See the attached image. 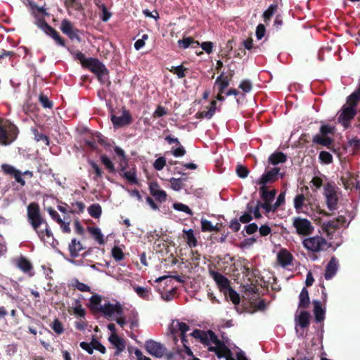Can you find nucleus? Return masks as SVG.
Returning <instances> with one entry per match:
<instances>
[{
  "mask_svg": "<svg viewBox=\"0 0 360 360\" xmlns=\"http://www.w3.org/2000/svg\"><path fill=\"white\" fill-rule=\"evenodd\" d=\"M65 4L67 7H71L77 11H82L84 10L82 3L77 0H66Z\"/></svg>",
  "mask_w": 360,
  "mask_h": 360,
  "instance_id": "nucleus-47",
  "label": "nucleus"
},
{
  "mask_svg": "<svg viewBox=\"0 0 360 360\" xmlns=\"http://www.w3.org/2000/svg\"><path fill=\"white\" fill-rule=\"evenodd\" d=\"M295 320L297 325L302 328H307L310 323V314L307 311H301L300 314L295 316Z\"/></svg>",
  "mask_w": 360,
  "mask_h": 360,
  "instance_id": "nucleus-25",
  "label": "nucleus"
},
{
  "mask_svg": "<svg viewBox=\"0 0 360 360\" xmlns=\"http://www.w3.org/2000/svg\"><path fill=\"white\" fill-rule=\"evenodd\" d=\"M201 231L202 232L214 231V225L212 222L206 219H201Z\"/></svg>",
  "mask_w": 360,
  "mask_h": 360,
  "instance_id": "nucleus-52",
  "label": "nucleus"
},
{
  "mask_svg": "<svg viewBox=\"0 0 360 360\" xmlns=\"http://www.w3.org/2000/svg\"><path fill=\"white\" fill-rule=\"evenodd\" d=\"M341 180L346 189L352 190L353 188H358V181L354 176L352 175H349V176L347 178L342 177Z\"/></svg>",
  "mask_w": 360,
  "mask_h": 360,
  "instance_id": "nucleus-34",
  "label": "nucleus"
},
{
  "mask_svg": "<svg viewBox=\"0 0 360 360\" xmlns=\"http://www.w3.org/2000/svg\"><path fill=\"white\" fill-rule=\"evenodd\" d=\"M333 127L330 125H322L320 128L321 134L315 135L313 138V142L323 146H329L332 143L333 139L327 137V135L333 134Z\"/></svg>",
  "mask_w": 360,
  "mask_h": 360,
  "instance_id": "nucleus-7",
  "label": "nucleus"
},
{
  "mask_svg": "<svg viewBox=\"0 0 360 360\" xmlns=\"http://www.w3.org/2000/svg\"><path fill=\"white\" fill-rule=\"evenodd\" d=\"M101 302V297L99 295H94L90 298V308L92 310L98 311Z\"/></svg>",
  "mask_w": 360,
  "mask_h": 360,
  "instance_id": "nucleus-44",
  "label": "nucleus"
},
{
  "mask_svg": "<svg viewBox=\"0 0 360 360\" xmlns=\"http://www.w3.org/2000/svg\"><path fill=\"white\" fill-rule=\"evenodd\" d=\"M340 226L335 219L329 221L323 224V229L329 233L331 230L334 231L338 229Z\"/></svg>",
  "mask_w": 360,
  "mask_h": 360,
  "instance_id": "nucleus-56",
  "label": "nucleus"
},
{
  "mask_svg": "<svg viewBox=\"0 0 360 360\" xmlns=\"http://www.w3.org/2000/svg\"><path fill=\"white\" fill-rule=\"evenodd\" d=\"M31 132L34 136V139L37 142L42 141L45 143L46 146H49V137L43 133L39 132L36 127H32L31 129Z\"/></svg>",
  "mask_w": 360,
  "mask_h": 360,
  "instance_id": "nucleus-35",
  "label": "nucleus"
},
{
  "mask_svg": "<svg viewBox=\"0 0 360 360\" xmlns=\"http://www.w3.org/2000/svg\"><path fill=\"white\" fill-rule=\"evenodd\" d=\"M193 44L199 45V42L195 41L192 37H184L178 41V45L181 49H187Z\"/></svg>",
  "mask_w": 360,
  "mask_h": 360,
  "instance_id": "nucleus-40",
  "label": "nucleus"
},
{
  "mask_svg": "<svg viewBox=\"0 0 360 360\" xmlns=\"http://www.w3.org/2000/svg\"><path fill=\"white\" fill-rule=\"evenodd\" d=\"M39 28L50 37H52L57 32L53 27L49 25L46 21L43 23L41 27H39Z\"/></svg>",
  "mask_w": 360,
  "mask_h": 360,
  "instance_id": "nucleus-58",
  "label": "nucleus"
},
{
  "mask_svg": "<svg viewBox=\"0 0 360 360\" xmlns=\"http://www.w3.org/2000/svg\"><path fill=\"white\" fill-rule=\"evenodd\" d=\"M15 264L16 266L23 273L29 274L30 276L32 275L31 271L33 269V266L30 261L28 260L25 257L20 255L19 257L15 259Z\"/></svg>",
  "mask_w": 360,
  "mask_h": 360,
  "instance_id": "nucleus-19",
  "label": "nucleus"
},
{
  "mask_svg": "<svg viewBox=\"0 0 360 360\" xmlns=\"http://www.w3.org/2000/svg\"><path fill=\"white\" fill-rule=\"evenodd\" d=\"M70 256L73 258L77 257L79 256V252L84 249L80 241L77 240L75 238H73L71 243L69 244L68 247Z\"/></svg>",
  "mask_w": 360,
  "mask_h": 360,
  "instance_id": "nucleus-28",
  "label": "nucleus"
},
{
  "mask_svg": "<svg viewBox=\"0 0 360 360\" xmlns=\"http://www.w3.org/2000/svg\"><path fill=\"white\" fill-rule=\"evenodd\" d=\"M208 351L214 352L219 359L231 356V352L230 349L226 346V349L218 348V347H208Z\"/></svg>",
  "mask_w": 360,
  "mask_h": 360,
  "instance_id": "nucleus-36",
  "label": "nucleus"
},
{
  "mask_svg": "<svg viewBox=\"0 0 360 360\" xmlns=\"http://www.w3.org/2000/svg\"><path fill=\"white\" fill-rule=\"evenodd\" d=\"M50 326L58 335H60L64 332L63 326L58 319H55Z\"/></svg>",
  "mask_w": 360,
  "mask_h": 360,
  "instance_id": "nucleus-46",
  "label": "nucleus"
},
{
  "mask_svg": "<svg viewBox=\"0 0 360 360\" xmlns=\"http://www.w3.org/2000/svg\"><path fill=\"white\" fill-rule=\"evenodd\" d=\"M173 207L176 210H178V211H181V212H184L186 214H188L190 215H193V212L192 210L189 208L188 206L183 204V203H174L173 205Z\"/></svg>",
  "mask_w": 360,
  "mask_h": 360,
  "instance_id": "nucleus-60",
  "label": "nucleus"
},
{
  "mask_svg": "<svg viewBox=\"0 0 360 360\" xmlns=\"http://www.w3.org/2000/svg\"><path fill=\"white\" fill-rule=\"evenodd\" d=\"M305 200V197L303 194H299L296 195L294 200V207L298 210H301L303 207L304 202Z\"/></svg>",
  "mask_w": 360,
  "mask_h": 360,
  "instance_id": "nucleus-59",
  "label": "nucleus"
},
{
  "mask_svg": "<svg viewBox=\"0 0 360 360\" xmlns=\"http://www.w3.org/2000/svg\"><path fill=\"white\" fill-rule=\"evenodd\" d=\"M61 32L67 35L70 40H77L79 43L82 41L79 37V30L75 27L73 23L68 19H63L60 26Z\"/></svg>",
  "mask_w": 360,
  "mask_h": 360,
  "instance_id": "nucleus-6",
  "label": "nucleus"
},
{
  "mask_svg": "<svg viewBox=\"0 0 360 360\" xmlns=\"http://www.w3.org/2000/svg\"><path fill=\"white\" fill-rule=\"evenodd\" d=\"M1 167L4 174L13 176L15 181L20 184L22 187L25 186V181L22 177V174L20 170L8 164H3Z\"/></svg>",
  "mask_w": 360,
  "mask_h": 360,
  "instance_id": "nucleus-14",
  "label": "nucleus"
},
{
  "mask_svg": "<svg viewBox=\"0 0 360 360\" xmlns=\"http://www.w3.org/2000/svg\"><path fill=\"white\" fill-rule=\"evenodd\" d=\"M120 174L125 178L130 184H137L138 179L136 176V170L135 167L131 168L129 171H126L123 173H120Z\"/></svg>",
  "mask_w": 360,
  "mask_h": 360,
  "instance_id": "nucleus-32",
  "label": "nucleus"
},
{
  "mask_svg": "<svg viewBox=\"0 0 360 360\" xmlns=\"http://www.w3.org/2000/svg\"><path fill=\"white\" fill-rule=\"evenodd\" d=\"M108 340L116 348L115 355H119L120 352L125 349L124 340L117 334H111L108 338Z\"/></svg>",
  "mask_w": 360,
  "mask_h": 360,
  "instance_id": "nucleus-22",
  "label": "nucleus"
},
{
  "mask_svg": "<svg viewBox=\"0 0 360 360\" xmlns=\"http://www.w3.org/2000/svg\"><path fill=\"white\" fill-rule=\"evenodd\" d=\"M18 134V129L16 126L0 119V145H10L17 139Z\"/></svg>",
  "mask_w": 360,
  "mask_h": 360,
  "instance_id": "nucleus-2",
  "label": "nucleus"
},
{
  "mask_svg": "<svg viewBox=\"0 0 360 360\" xmlns=\"http://www.w3.org/2000/svg\"><path fill=\"white\" fill-rule=\"evenodd\" d=\"M356 114V108H352L349 105H344L342 108V112L338 117V120L340 122H342L345 127H347L350 120L355 117Z\"/></svg>",
  "mask_w": 360,
  "mask_h": 360,
  "instance_id": "nucleus-17",
  "label": "nucleus"
},
{
  "mask_svg": "<svg viewBox=\"0 0 360 360\" xmlns=\"http://www.w3.org/2000/svg\"><path fill=\"white\" fill-rule=\"evenodd\" d=\"M167 114H168L167 109L165 107L159 105H158L155 110L154 111V112L153 114V117L158 118V117H160L164 115H166Z\"/></svg>",
  "mask_w": 360,
  "mask_h": 360,
  "instance_id": "nucleus-57",
  "label": "nucleus"
},
{
  "mask_svg": "<svg viewBox=\"0 0 360 360\" xmlns=\"http://www.w3.org/2000/svg\"><path fill=\"white\" fill-rule=\"evenodd\" d=\"M312 304L314 305V314L316 322L320 323L323 321L326 311L322 307L321 302L319 300H314Z\"/></svg>",
  "mask_w": 360,
  "mask_h": 360,
  "instance_id": "nucleus-23",
  "label": "nucleus"
},
{
  "mask_svg": "<svg viewBox=\"0 0 360 360\" xmlns=\"http://www.w3.org/2000/svg\"><path fill=\"white\" fill-rule=\"evenodd\" d=\"M279 167H274L266 171L259 179L255 181L257 184L266 186L268 184H272L283 177V174L280 172Z\"/></svg>",
  "mask_w": 360,
  "mask_h": 360,
  "instance_id": "nucleus-5",
  "label": "nucleus"
},
{
  "mask_svg": "<svg viewBox=\"0 0 360 360\" xmlns=\"http://www.w3.org/2000/svg\"><path fill=\"white\" fill-rule=\"evenodd\" d=\"M149 191L151 195L160 202H164L167 200V193L164 190L160 189L159 184L154 181L151 182L149 185Z\"/></svg>",
  "mask_w": 360,
  "mask_h": 360,
  "instance_id": "nucleus-18",
  "label": "nucleus"
},
{
  "mask_svg": "<svg viewBox=\"0 0 360 360\" xmlns=\"http://www.w3.org/2000/svg\"><path fill=\"white\" fill-rule=\"evenodd\" d=\"M231 80L224 77V72H222L217 78L215 84L219 85V93H224V90L229 86Z\"/></svg>",
  "mask_w": 360,
  "mask_h": 360,
  "instance_id": "nucleus-31",
  "label": "nucleus"
},
{
  "mask_svg": "<svg viewBox=\"0 0 360 360\" xmlns=\"http://www.w3.org/2000/svg\"><path fill=\"white\" fill-rule=\"evenodd\" d=\"M70 285L72 287L77 289L81 292H90L91 290V288L89 285L79 281V280L77 278L72 280Z\"/></svg>",
  "mask_w": 360,
  "mask_h": 360,
  "instance_id": "nucleus-41",
  "label": "nucleus"
},
{
  "mask_svg": "<svg viewBox=\"0 0 360 360\" xmlns=\"http://www.w3.org/2000/svg\"><path fill=\"white\" fill-rule=\"evenodd\" d=\"M226 292H228L229 299L234 304H238L240 303V296L235 290L230 287L228 290H226Z\"/></svg>",
  "mask_w": 360,
  "mask_h": 360,
  "instance_id": "nucleus-49",
  "label": "nucleus"
},
{
  "mask_svg": "<svg viewBox=\"0 0 360 360\" xmlns=\"http://www.w3.org/2000/svg\"><path fill=\"white\" fill-rule=\"evenodd\" d=\"M287 161V156L283 152H275L268 158V162L272 165H277L279 163H284Z\"/></svg>",
  "mask_w": 360,
  "mask_h": 360,
  "instance_id": "nucleus-26",
  "label": "nucleus"
},
{
  "mask_svg": "<svg viewBox=\"0 0 360 360\" xmlns=\"http://www.w3.org/2000/svg\"><path fill=\"white\" fill-rule=\"evenodd\" d=\"M217 336L216 334L211 330H209L205 332V338L203 341V345L209 346L211 342H214L217 339Z\"/></svg>",
  "mask_w": 360,
  "mask_h": 360,
  "instance_id": "nucleus-51",
  "label": "nucleus"
},
{
  "mask_svg": "<svg viewBox=\"0 0 360 360\" xmlns=\"http://www.w3.org/2000/svg\"><path fill=\"white\" fill-rule=\"evenodd\" d=\"M27 217L28 222L41 240H44L45 236L48 238L53 237L46 220L41 213L40 207L37 202H33L28 205L27 207Z\"/></svg>",
  "mask_w": 360,
  "mask_h": 360,
  "instance_id": "nucleus-1",
  "label": "nucleus"
},
{
  "mask_svg": "<svg viewBox=\"0 0 360 360\" xmlns=\"http://www.w3.org/2000/svg\"><path fill=\"white\" fill-rule=\"evenodd\" d=\"M236 172L237 175L242 179L246 178L250 172L249 169L242 165H238L236 166Z\"/></svg>",
  "mask_w": 360,
  "mask_h": 360,
  "instance_id": "nucleus-53",
  "label": "nucleus"
},
{
  "mask_svg": "<svg viewBox=\"0 0 360 360\" xmlns=\"http://www.w3.org/2000/svg\"><path fill=\"white\" fill-rule=\"evenodd\" d=\"M183 232L185 234L188 245L191 248L196 247L198 240L194 236L193 230L191 229L188 230L184 229Z\"/></svg>",
  "mask_w": 360,
  "mask_h": 360,
  "instance_id": "nucleus-33",
  "label": "nucleus"
},
{
  "mask_svg": "<svg viewBox=\"0 0 360 360\" xmlns=\"http://www.w3.org/2000/svg\"><path fill=\"white\" fill-rule=\"evenodd\" d=\"M166 165V159L165 157H160L155 160L153 163L154 168L158 170H162Z\"/></svg>",
  "mask_w": 360,
  "mask_h": 360,
  "instance_id": "nucleus-63",
  "label": "nucleus"
},
{
  "mask_svg": "<svg viewBox=\"0 0 360 360\" xmlns=\"http://www.w3.org/2000/svg\"><path fill=\"white\" fill-rule=\"evenodd\" d=\"M190 330L189 326L184 322H179L177 321L176 326L174 327L172 333L174 335H176L177 332H179V336L186 335V332ZM174 341H177L176 336H174Z\"/></svg>",
  "mask_w": 360,
  "mask_h": 360,
  "instance_id": "nucleus-30",
  "label": "nucleus"
},
{
  "mask_svg": "<svg viewBox=\"0 0 360 360\" xmlns=\"http://www.w3.org/2000/svg\"><path fill=\"white\" fill-rule=\"evenodd\" d=\"M292 225L297 234L300 236L311 235L314 230V227L309 219L300 217L293 219Z\"/></svg>",
  "mask_w": 360,
  "mask_h": 360,
  "instance_id": "nucleus-4",
  "label": "nucleus"
},
{
  "mask_svg": "<svg viewBox=\"0 0 360 360\" xmlns=\"http://www.w3.org/2000/svg\"><path fill=\"white\" fill-rule=\"evenodd\" d=\"M324 195L326 199V205L330 211L337 209L338 198L334 187L330 184H327L324 187Z\"/></svg>",
  "mask_w": 360,
  "mask_h": 360,
  "instance_id": "nucleus-10",
  "label": "nucleus"
},
{
  "mask_svg": "<svg viewBox=\"0 0 360 360\" xmlns=\"http://www.w3.org/2000/svg\"><path fill=\"white\" fill-rule=\"evenodd\" d=\"M216 110H217V101H212L208 110H202V111L198 112L195 114V117L198 119L206 118V119L210 120L214 116Z\"/></svg>",
  "mask_w": 360,
  "mask_h": 360,
  "instance_id": "nucleus-24",
  "label": "nucleus"
},
{
  "mask_svg": "<svg viewBox=\"0 0 360 360\" xmlns=\"http://www.w3.org/2000/svg\"><path fill=\"white\" fill-rule=\"evenodd\" d=\"M145 349L150 355L160 358L165 355L167 348L161 343L153 340L146 341Z\"/></svg>",
  "mask_w": 360,
  "mask_h": 360,
  "instance_id": "nucleus-9",
  "label": "nucleus"
},
{
  "mask_svg": "<svg viewBox=\"0 0 360 360\" xmlns=\"http://www.w3.org/2000/svg\"><path fill=\"white\" fill-rule=\"evenodd\" d=\"M89 232L92 235L94 238L100 244L103 245L105 243L103 235L102 234L99 228L97 227H88Z\"/></svg>",
  "mask_w": 360,
  "mask_h": 360,
  "instance_id": "nucleus-37",
  "label": "nucleus"
},
{
  "mask_svg": "<svg viewBox=\"0 0 360 360\" xmlns=\"http://www.w3.org/2000/svg\"><path fill=\"white\" fill-rule=\"evenodd\" d=\"M88 212L91 217L98 219L101 216L102 208L98 203H94L89 207Z\"/></svg>",
  "mask_w": 360,
  "mask_h": 360,
  "instance_id": "nucleus-38",
  "label": "nucleus"
},
{
  "mask_svg": "<svg viewBox=\"0 0 360 360\" xmlns=\"http://www.w3.org/2000/svg\"><path fill=\"white\" fill-rule=\"evenodd\" d=\"M98 311L103 313L109 319L112 318L114 314H116L117 316H122L123 314V308L119 302L115 304L108 302L103 306H100Z\"/></svg>",
  "mask_w": 360,
  "mask_h": 360,
  "instance_id": "nucleus-12",
  "label": "nucleus"
},
{
  "mask_svg": "<svg viewBox=\"0 0 360 360\" xmlns=\"http://www.w3.org/2000/svg\"><path fill=\"white\" fill-rule=\"evenodd\" d=\"M91 345L94 349L99 351L102 354H105L106 352L105 347L94 336L91 341Z\"/></svg>",
  "mask_w": 360,
  "mask_h": 360,
  "instance_id": "nucleus-55",
  "label": "nucleus"
},
{
  "mask_svg": "<svg viewBox=\"0 0 360 360\" xmlns=\"http://www.w3.org/2000/svg\"><path fill=\"white\" fill-rule=\"evenodd\" d=\"M338 269V261L336 257H333L326 266V271L324 274L325 279H331L336 274Z\"/></svg>",
  "mask_w": 360,
  "mask_h": 360,
  "instance_id": "nucleus-20",
  "label": "nucleus"
},
{
  "mask_svg": "<svg viewBox=\"0 0 360 360\" xmlns=\"http://www.w3.org/2000/svg\"><path fill=\"white\" fill-rule=\"evenodd\" d=\"M310 304V299L309 292L306 288H303L299 295V308L306 309L309 307Z\"/></svg>",
  "mask_w": 360,
  "mask_h": 360,
  "instance_id": "nucleus-29",
  "label": "nucleus"
},
{
  "mask_svg": "<svg viewBox=\"0 0 360 360\" xmlns=\"http://www.w3.org/2000/svg\"><path fill=\"white\" fill-rule=\"evenodd\" d=\"M169 70L173 74L176 75L179 78H183L186 76L185 72L188 70V68L184 67L183 65H180L172 66Z\"/></svg>",
  "mask_w": 360,
  "mask_h": 360,
  "instance_id": "nucleus-42",
  "label": "nucleus"
},
{
  "mask_svg": "<svg viewBox=\"0 0 360 360\" xmlns=\"http://www.w3.org/2000/svg\"><path fill=\"white\" fill-rule=\"evenodd\" d=\"M278 8V5L276 4H273L269 6V7L263 13V18L264 21L267 24L271 17L274 15L275 12L276 11Z\"/></svg>",
  "mask_w": 360,
  "mask_h": 360,
  "instance_id": "nucleus-39",
  "label": "nucleus"
},
{
  "mask_svg": "<svg viewBox=\"0 0 360 360\" xmlns=\"http://www.w3.org/2000/svg\"><path fill=\"white\" fill-rule=\"evenodd\" d=\"M72 209L69 211L70 213H82L85 209V205L82 202H76L71 203Z\"/></svg>",
  "mask_w": 360,
  "mask_h": 360,
  "instance_id": "nucleus-48",
  "label": "nucleus"
},
{
  "mask_svg": "<svg viewBox=\"0 0 360 360\" xmlns=\"http://www.w3.org/2000/svg\"><path fill=\"white\" fill-rule=\"evenodd\" d=\"M101 161L105 165V168L108 169L109 172L115 173V168L111 160L106 155H101Z\"/></svg>",
  "mask_w": 360,
  "mask_h": 360,
  "instance_id": "nucleus-43",
  "label": "nucleus"
},
{
  "mask_svg": "<svg viewBox=\"0 0 360 360\" xmlns=\"http://www.w3.org/2000/svg\"><path fill=\"white\" fill-rule=\"evenodd\" d=\"M239 88L245 93H249L252 89V84L250 80L244 79L240 83Z\"/></svg>",
  "mask_w": 360,
  "mask_h": 360,
  "instance_id": "nucleus-61",
  "label": "nucleus"
},
{
  "mask_svg": "<svg viewBox=\"0 0 360 360\" xmlns=\"http://www.w3.org/2000/svg\"><path fill=\"white\" fill-rule=\"evenodd\" d=\"M110 120L114 127L117 129L128 126L133 122L132 116L125 108H123L122 115L121 116L112 115Z\"/></svg>",
  "mask_w": 360,
  "mask_h": 360,
  "instance_id": "nucleus-11",
  "label": "nucleus"
},
{
  "mask_svg": "<svg viewBox=\"0 0 360 360\" xmlns=\"http://www.w3.org/2000/svg\"><path fill=\"white\" fill-rule=\"evenodd\" d=\"M277 259L278 263L283 267L290 265L293 259L292 255L286 249H281L278 255Z\"/></svg>",
  "mask_w": 360,
  "mask_h": 360,
  "instance_id": "nucleus-21",
  "label": "nucleus"
},
{
  "mask_svg": "<svg viewBox=\"0 0 360 360\" xmlns=\"http://www.w3.org/2000/svg\"><path fill=\"white\" fill-rule=\"evenodd\" d=\"M31 9V13L34 18V24L39 27L46 22L45 17H49V13L46 11L44 6H38L36 3L30 1L29 4Z\"/></svg>",
  "mask_w": 360,
  "mask_h": 360,
  "instance_id": "nucleus-8",
  "label": "nucleus"
},
{
  "mask_svg": "<svg viewBox=\"0 0 360 360\" xmlns=\"http://www.w3.org/2000/svg\"><path fill=\"white\" fill-rule=\"evenodd\" d=\"M171 188L174 191H180L183 188V184L181 179L172 178L170 179Z\"/></svg>",
  "mask_w": 360,
  "mask_h": 360,
  "instance_id": "nucleus-62",
  "label": "nucleus"
},
{
  "mask_svg": "<svg viewBox=\"0 0 360 360\" xmlns=\"http://www.w3.org/2000/svg\"><path fill=\"white\" fill-rule=\"evenodd\" d=\"M84 68L89 69L95 75L108 72V70L105 66L98 59L94 58H88L87 63Z\"/></svg>",
  "mask_w": 360,
  "mask_h": 360,
  "instance_id": "nucleus-15",
  "label": "nucleus"
},
{
  "mask_svg": "<svg viewBox=\"0 0 360 360\" xmlns=\"http://www.w3.org/2000/svg\"><path fill=\"white\" fill-rule=\"evenodd\" d=\"M319 158L321 162L324 164H330L333 162L332 155L327 151H321L319 153Z\"/></svg>",
  "mask_w": 360,
  "mask_h": 360,
  "instance_id": "nucleus-54",
  "label": "nucleus"
},
{
  "mask_svg": "<svg viewBox=\"0 0 360 360\" xmlns=\"http://www.w3.org/2000/svg\"><path fill=\"white\" fill-rule=\"evenodd\" d=\"M73 313L79 317L84 318L86 315V311L84 309L82 308L81 302L79 300H75V306L72 308Z\"/></svg>",
  "mask_w": 360,
  "mask_h": 360,
  "instance_id": "nucleus-45",
  "label": "nucleus"
},
{
  "mask_svg": "<svg viewBox=\"0 0 360 360\" xmlns=\"http://www.w3.org/2000/svg\"><path fill=\"white\" fill-rule=\"evenodd\" d=\"M209 274L217 283L220 291L226 294V290L231 287L229 280L221 274L212 269L209 270Z\"/></svg>",
  "mask_w": 360,
  "mask_h": 360,
  "instance_id": "nucleus-13",
  "label": "nucleus"
},
{
  "mask_svg": "<svg viewBox=\"0 0 360 360\" xmlns=\"http://www.w3.org/2000/svg\"><path fill=\"white\" fill-rule=\"evenodd\" d=\"M112 256L117 262L121 261L124 259V255L122 250L118 247L115 246L112 249Z\"/></svg>",
  "mask_w": 360,
  "mask_h": 360,
  "instance_id": "nucleus-50",
  "label": "nucleus"
},
{
  "mask_svg": "<svg viewBox=\"0 0 360 360\" xmlns=\"http://www.w3.org/2000/svg\"><path fill=\"white\" fill-rule=\"evenodd\" d=\"M259 192L262 199L265 202H271V201L275 198L276 194V191L275 189L268 191L266 186H261L259 188Z\"/></svg>",
  "mask_w": 360,
  "mask_h": 360,
  "instance_id": "nucleus-27",
  "label": "nucleus"
},
{
  "mask_svg": "<svg viewBox=\"0 0 360 360\" xmlns=\"http://www.w3.org/2000/svg\"><path fill=\"white\" fill-rule=\"evenodd\" d=\"M39 99V101H40L41 105L44 108H53L52 101H51L46 96H45L44 94H40Z\"/></svg>",
  "mask_w": 360,
  "mask_h": 360,
  "instance_id": "nucleus-64",
  "label": "nucleus"
},
{
  "mask_svg": "<svg viewBox=\"0 0 360 360\" xmlns=\"http://www.w3.org/2000/svg\"><path fill=\"white\" fill-rule=\"evenodd\" d=\"M302 244L306 249L318 252L326 249L327 241L324 238L316 236L305 238Z\"/></svg>",
  "mask_w": 360,
  "mask_h": 360,
  "instance_id": "nucleus-3",
  "label": "nucleus"
},
{
  "mask_svg": "<svg viewBox=\"0 0 360 360\" xmlns=\"http://www.w3.org/2000/svg\"><path fill=\"white\" fill-rule=\"evenodd\" d=\"M165 139L169 144L174 143V144H176V146H177L176 148L172 147L171 148V153L174 157H176V158L182 157L186 154V149L181 144L180 141H179V139L177 138L172 137L171 135H168V136H165Z\"/></svg>",
  "mask_w": 360,
  "mask_h": 360,
  "instance_id": "nucleus-16",
  "label": "nucleus"
}]
</instances>
